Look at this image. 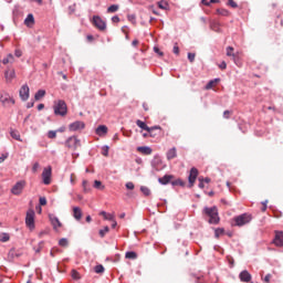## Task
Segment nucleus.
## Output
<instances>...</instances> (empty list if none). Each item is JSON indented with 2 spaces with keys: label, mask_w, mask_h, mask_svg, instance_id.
Listing matches in <instances>:
<instances>
[{
  "label": "nucleus",
  "mask_w": 283,
  "mask_h": 283,
  "mask_svg": "<svg viewBox=\"0 0 283 283\" xmlns=\"http://www.w3.org/2000/svg\"><path fill=\"white\" fill-rule=\"evenodd\" d=\"M203 213L208 216L209 224H218L220 222V216H218V207H205Z\"/></svg>",
  "instance_id": "obj_1"
},
{
  "label": "nucleus",
  "mask_w": 283,
  "mask_h": 283,
  "mask_svg": "<svg viewBox=\"0 0 283 283\" xmlns=\"http://www.w3.org/2000/svg\"><path fill=\"white\" fill-rule=\"evenodd\" d=\"M55 116H67V104L63 99H57L53 104Z\"/></svg>",
  "instance_id": "obj_2"
},
{
  "label": "nucleus",
  "mask_w": 283,
  "mask_h": 283,
  "mask_svg": "<svg viewBox=\"0 0 283 283\" xmlns=\"http://www.w3.org/2000/svg\"><path fill=\"white\" fill-rule=\"evenodd\" d=\"M253 220V217L249 213H242L240 216L234 217V226L235 227H244V224H249Z\"/></svg>",
  "instance_id": "obj_3"
},
{
  "label": "nucleus",
  "mask_w": 283,
  "mask_h": 283,
  "mask_svg": "<svg viewBox=\"0 0 283 283\" xmlns=\"http://www.w3.org/2000/svg\"><path fill=\"white\" fill-rule=\"evenodd\" d=\"M65 145L69 147V149H78L81 146V139H78L76 136H71L66 139Z\"/></svg>",
  "instance_id": "obj_4"
},
{
  "label": "nucleus",
  "mask_w": 283,
  "mask_h": 283,
  "mask_svg": "<svg viewBox=\"0 0 283 283\" xmlns=\"http://www.w3.org/2000/svg\"><path fill=\"white\" fill-rule=\"evenodd\" d=\"M0 103L3 105V107H12V105H14V98H12L10 94L3 93L0 96Z\"/></svg>",
  "instance_id": "obj_5"
},
{
  "label": "nucleus",
  "mask_w": 283,
  "mask_h": 283,
  "mask_svg": "<svg viewBox=\"0 0 283 283\" xmlns=\"http://www.w3.org/2000/svg\"><path fill=\"white\" fill-rule=\"evenodd\" d=\"M25 188V180H20L18 181L12 188H11V193L13 196H21L23 192V189Z\"/></svg>",
  "instance_id": "obj_6"
},
{
  "label": "nucleus",
  "mask_w": 283,
  "mask_h": 283,
  "mask_svg": "<svg viewBox=\"0 0 283 283\" xmlns=\"http://www.w3.org/2000/svg\"><path fill=\"white\" fill-rule=\"evenodd\" d=\"M34 216H35V212L33 209H30L27 211L25 224L31 230L34 229Z\"/></svg>",
  "instance_id": "obj_7"
},
{
  "label": "nucleus",
  "mask_w": 283,
  "mask_h": 283,
  "mask_svg": "<svg viewBox=\"0 0 283 283\" xmlns=\"http://www.w3.org/2000/svg\"><path fill=\"white\" fill-rule=\"evenodd\" d=\"M42 180L44 185H50L52 182V167H46L42 171Z\"/></svg>",
  "instance_id": "obj_8"
},
{
  "label": "nucleus",
  "mask_w": 283,
  "mask_h": 283,
  "mask_svg": "<svg viewBox=\"0 0 283 283\" xmlns=\"http://www.w3.org/2000/svg\"><path fill=\"white\" fill-rule=\"evenodd\" d=\"M19 96H20L21 101H23V102H25V101H28V98H30V86H28V84H23L20 87Z\"/></svg>",
  "instance_id": "obj_9"
},
{
  "label": "nucleus",
  "mask_w": 283,
  "mask_h": 283,
  "mask_svg": "<svg viewBox=\"0 0 283 283\" xmlns=\"http://www.w3.org/2000/svg\"><path fill=\"white\" fill-rule=\"evenodd\" d=\"M93 23H94L95 28H97L101 31L106 30V28H107V23L105 21H103V19H101V17H98V15L93 17Z\"/></svg>",
  "instance_id": "obj_10"
},
{
  "label": "nucleus",
  "mask_w": 283,
  "mask_h": 283,
  "mask_svg": "<svg viewBox=\"0 0 283 283\" xmlns=\"http://www.w3.org/2000/svg\"><path fill=\"white\" fill-rule=\"evenodd\" d=\"M70 132H81V129H85V123L81 120H76L69 125Z\"/></svg>",
  "instance_id": "obj_11"
},
{
  "label": "nucleus",
  "mask_w": 283,
  "mask_h": 283,
  "mask_svg": "<svg viewBox=\"0 0 283 283\" xmlns=\"http://www.w3.org/2000/svg\"><path fill=\"white\" fill-rule=\"evenodd\" d=\"M151 167L155 169V171H161V169H165V166L163 165V159L159 157H155L151 160Z\"/></svg>",
  "instance_id": "obj_12"
},
{
  "label": "nucleus",
  "mask_w": 283,
  "mask_h": 283,
  "mask_svg": "<svg viewBox=\"0 0 283 283\" xmlns=\"http://www.w3.org/2000/svg\"><path fill=\"white\" fill-rule=\"evenodd\" d=\"M197 178H198V169L196 167H192L190 169V174H189V177H188L190 188L193 187V184L196 182Z\"/></svg>",
  "instance_id": "obj_13"
},
{
  "label": "nucleus",
  "mask_w": 283,
  "mask_h": 283,
  "mask_svg": "<svg viewBox=\"0 0 283 283\" xmlns=\"http://www.w3.org/2000/svg\"><path fill=\"white\" fill-rule=\"evenodd\" d=\"M4 77L7 83H12V80L17 77V73L14 72V69H8L4 72Z\"/></svg>",
  "instance_id": "obj_14"
},
{
  "label": "nucleus",
  "mask_w": 283,
  "mask_h": 283,
  "mask_svg": "<svg viewBox=\"0 0 283 283\" xmlns=\"http://www.w3.org/2000/svg\"><path fill=\"white\" fill-rule=\"evenodd\" d=\"M251 279H252L251 273H249V271H247V270H243V271L240 272V274H239V280H240L241 282L249 283V282H251Z\"/></svg>",
  "instance_id": "obj_15"
},
{
  "label": "nucleus",
  "mask_w": 283,
  "mask_h": 283,
  "mask_svg": "<svg viewBox=\"0 0 283 283\" xmlns=\"http://www.w3.org/2000/svg\"><path fill=\"white\" fill-rule=\"evenodd\" d=\"M273 244H275L276 247H283V232L282 231L275 232V238L273 240Z\"/></svg>",
  "instance_id": "obj_16"
},
{
  "label": "nucleus",
  "mask_w": 283,
  "mask_h": 283,
  "mask_svg": "<svg viewBox=\"0 0 283 283\" xmlns=\"http://www.w3.org/2000/svg\"><path fill=\"white\" fill-rule=\"evenodd\" d=\"M49 218H50L53 229H59L62 227L61 221L59 220V217H56L54 214H50Z\"/></svg>",
  "instance_id": "obj_17"
},
{
  "label": "nucleus",
  "mask_w": 283,
  "mask_h": 283,
  "mask_svg": "<svg viewBox=\"0 0 283 283\" xmlns=\"http://www.w3.org/2000/svg\"><path fill=\"white\" fill-rule=\"evenodd\" d=\"M174 180L172 175H165L164 177L158 178V184L159 185H169Z\"/></svg>",
  "instance_id": "obj_18"
},
{
  "label": "nucleus",
  "mask_w": 283,
  "mask_h": 283,
  "mask_svg": "<svg viewBox=\"0 0 283 283\" xmlns=\"http://www.w3.org/2000/svg\"><path fill=\"white\" fill-rule=\"evenodd\" d=\"M137 151H139L140 154H144V156H150L151 154V147L149 146H139L137 147Z\"/></svg>",
  "instance_id": "obj_19"
},
{
  "label": "nucleus",
  "mask_w": 283,
  "mask_h": 283,
  "mask_svg": "<svg viewBox=\"0 0 283 283\" xmlns=\"http://www.w3.org/2000/svg\"><path fill=\"white\" fill-rule=\"evenodd\" d=\"M95 134L97 136H105L107 134V126L105 125H99L96 130H95Z\"/></svg>",
  "instance_id": "obj_20"
},
{
  "label": "nucleus",
  "mask_w": 283,
  "mask_h": 283,
  "mask_svg": "<svg viewBox=\"0 0 283 283\" xmlns=\"http://www.w3.org/2000/svg\"><path fill=\"white\" fill-rule=\"evenodd\" d=\"M166 156H167V160H174V158H176V157L178 156V153H177V150H176V147L170 148V149L167 151Z\"/></svg>",
  "instance_id": "obj_21"
},
{
  "label": "nucleus",
  "mask_w": 283,
  "mask_h": 283,
  "mask_svg": "<svg viewBox=\"0 0 283 283\" xmlns=\"http://www.w3.org/2000/svg\"><path fill=\"white\" fill-rule=\"evenodd\" d=\"M136 125L137 127H139L140 129H144V132H151V128H149V126H147V124L140 119L136 120Z\"/></svg>",
  "instance_id": "obj_22"
},
{
  "label": "nucleus",
  "mask_w": 283,
  "mask_h": 283,
  "mask_svg": "<svg viewBox=\"0 0 283 283\" xmlns=\"http://www.w3.org/2000/svg\"><path fill=\"white\" fill-rule=\"evenodd\" d=\"M73 217L75 218V220H81V218H83V211H81V208H73Z\"/></svg>",
  "instance_id": "obj_23"
},
{
  "label": "nucleus",
  "mask_w": 283,
  "mask_h": 283,
  "mask_svg": "<svg viewBox=\"0 0 283 283\" xmlns=\"http://www.w3.org/2000/svg\"><path fill=\"white\" fill-rule=\"evenodd\" d=\"M24 24H27L28 28H30V25L34 24V14L29 13L27 15V18L24 19Z\"/></svg>",
  "instance_id": "obj_24"
},
{
  "label": "nucleus",
  "mask_w": 283,
  "mask_h": 283,
  "mask_svg": "<svg viewBox=\"0 0 283 283\" xmlns=\"http://www.w3.org/2000/svg\"><path fill=\"white\" fill-rule=\"evenodd\" d=\"M120 6L118 4H112L107 8V13L108 14H114V12H118Z\"/></svg>",
  "instance_id": "obj_25"
},
{
  "label": "nucleus",
  "mask_w": 283,
  "mask_h": 283,
  "mask_svg": "<svg viewBox=\"0 0 283 283\" xmlns=\"http://www.w3.org/2000/svg\"><path fill=\"white\" fill-rule=\"evenodd\" d=\"M43 96H45V90H39L34 95V99L41 101V98H43Z\"/></svg>",
  "instance_id": "obj_26"
},
{
  "label": "nucleus",
  "mask_w": 283,
  "mask_h": 283,
  "mask_svg": "<svg viewBox=\"0 0 283 283\" xmlns=\"http://www.w3.org/2000/svg\"><path fill=\"white\" fill-rule=\"evenodd\" d=\"M125 258L127 260H136V258H138V254H136V252L134 251H128L126 252Z\"/></svg>",
  "instance_id": "obj_27"
},
{
  "label": "nucleus",
  "mask_w": 283,
  "mask_h": 283,
  "mask_svg": "<svg viewBox=\"0 0 283 283\" xmlns=\"http://www.w3.org/2000/svg\"><path fill=\"white\" fill-rule=\"evenodd\" d=\"M216 83H220V78H214L208 82V84L206 85V90H212L213 85H216Z\"/></svg>",
  "instance_id": "obj_28"
},
{
  "label": "nucleus",
  "mask_w": 283,
  "mask_h": 283,
  "mask_svg": "<svg viewBox=\"0 0 283 283\" xmlns=\"http://www.w3.org/2000/svg\"><path fill=\"white\" fill-rule=\"evenodd\" d=\"M170 185H172V187H185V181H182L181 179H176L174 181H170Z\"/></svg>",
  "instance_id": "obj_29"
},
{
  "label": "nucleus",
  "mask_w": 283,
  "mask_h": 283,
  "mask_svg": "<svg viewBox=\"0 0 283 283\" xmlns=\"http://www.w3.org/2000/svg\"><path fill=\"white\" fill-rule=\"evenodd\" d=\"M217 14L220 17H229L230 12L227 9H217Z\"/></svg>",
  "instance_id": "obj_30"
},
{
  "label": "nucleus",
  "mask_w": 283,
  "mask_h": 283,
  "mask_svg": "<svg viewBox=\"0 0 283 283\" xmlns=\"http://www.w3.org/2000/svg\"><path fill=\"white\" fill-rule=\"evenodd\" d=\"M14 61V55L9 54L7 57L2 60L3 65H8V63H12Z\"/></svg>",
  "instance_id": "obj_31"
},
{
  "label": "nucleus",
  "mask_w": 283,
  "mask_h": 283,
  "mask_svg": "<svg viewBox=\"0 0 283 283\" xmlns=\"http://www.w3.org/2000/svg\"><path fill=\"white\" fill-rule=\"evenodd\" d=\"M210 28L213 30V32H222V29H220V24L218 22L211 23Z\"/></svg>",
  "instance_id": "obj_32"
},
{
  "label": "nucleus",
  "mask_w": 283,
  "mask_h": 283,
  "mask_svg": "<svg viewBox=\"0 0 283 283\" xmlns=\"http://www.w3.org/2000/svg\"><path fill=\"white\" fill-rule=\"evenodd\" d=\"M158 8H160V10H167V8H169V3H167L165 0H160L158 2Z\"/></svg>",
  "instance_id": "obj_33"
},
{
  "label": "nucleus",
  "mask_w": 283,
  "mask_h": 283,
  "mask_svg": "<svg viewBox=\"0 0 283 283\" xmlns=\"http://www.w3.org/2000/svg\"><path fill=\"white\" fill-rule=\"evenodd\" d=\"M140 191L144 193V196H151V190L147 188V186H142Z\"/></svg>",
  "instance_id": "obj_34"
},
{
  "label": "nucleus",
  "mask_w": 283,
  "mask_h": 283,
  "mask_svg": "<svg viewBox=\"0 0 283 283\" xmlns=\"http://www.w3.org/2000/svg\"><path fill=\"white\" fill-rule=\"evenodd\" d=\"M98 233L101 238H104L105 235H107V233H109V227H104V229L99 230Z\"/></svg>",
  "instance_id": "obj_35"
},
{
  "label": "nucleus",
  "mask_w": 283,
  "mask_h": 283,
  "mask_svg": "<svg viewBox=\"0 0 283 283\" xmlns=\"http://www.w3.org/2000/svg\"><path fill=\"white\" fill-rule=\"evenodd\" d=\"M10 240V234L2 232L0 234V242H8Z\"/></svg>",
  "instance_id": "obj_36"
},
{
  "label": "nucleus",
  "mask_w": 283,
  "mask_h": 283,
  "mask_svg": "<svg viewBox=\"0 0 283 283\" xmlns=\"http://www.w3.org/2000/svg\"><path fill=\"white\" fill-rule=\"evenodd\" d=\"M10 136L14 138V140H21V135L17 130H11Z\"/></svg>",
  "instance_id": "obj_37"
},
{
  "label": "nucleus",
  "mask_w": 283,
  "mask_h": 283,
  "mask_svg": "<svg viewBox=\"0 0 283 283\" xmlns=\"http://www.w3.org/2000/svg\"><path fill=\"white\" fill-rule=\"evenodd\" d=\"M95 273H105V266L103 264H98L94 268Z\"/></svg>",
  "instance_id": "obj_38"
},
{
  "label": "nucleus",
  "mask_w": 283,
  "mask_h": 283,
  "mask_svg": "<svg viewBox=\"0 0 283 283\" xmlns=\"http://www.w3.org/2000/svg\"><path fill=\"white\" fill-rule=\"evenodd\" d=\"M224 234L223 228H218L214 230V238H220V235Z\"/></svg>",
  "instance_id": "obj_39"
},
{
  "label": "nucleus",
  "mask_w": 283,
  "mask_h": 283,
  "mask_svg": "<svg viewBox=\"0 0 283 283\" xmlns=\"http://www.w3.org/2000/svg\"><path fill=\"white\" fill-rule=\"evenodd\" d=\"M94 188L103 190V189H105V186H103V182H101V180H95Z\"/></svg>",
  "instance_id": "obj_40"
},
{
  "label": "nucleus",
  "mask_w": 283,
  "mask_h": 283,
  "mask_svg": "<svg viewBox=\"0 0 283 283\" xmlns=\"http://www.w3.org/2000/svg\"><path fill=\"white\" fill-rule=\"evenodd\" d=\"M227 56H232L233 59H235V53H233V46L227 48Z\"/></svg>",
  "instance_id": "obj_41"
},
{
  "label": "nucleus",
  "mask_w": 283,
  "mask_h": 283,
  "mask_svg": "<svg viewBox=\"0 0 283 283\" xmlns=\"http://www.w3.org/2000/svg\"><path fill=\"white\" fill-rule=\"evenodd\" d=\"M82 186H83L84 193H90L91 188L87 187V180H83Z\"/></svg>",
  "instance_id": "obj_42"
},
{
  "label": "nucleus",
  "mask_w": 283,
  "mask_h": 283,
  "mask_svg": "<svg viewBox=\"0 0 283 283\" xmlns=\"http://www.w3.org/2000/svg\"><path fill=\"white\" fill-rule=\"evenodd\" d=\"M127 20L133 23V25H136V14H128Z\"/></svg>",
  "instance_id": "obj_43"
},
{
  "label": "nucleus",
  "mask_w": 283,
  "mask_h": 283,
  "mask_svg": "<svg viewBox=\"0 0 283 283\" xmlns=\"http://www.w3.org/2000/svg\"><path fill=\"white\" fill-rule=\"evenodd\" d=\"M9 255H11L12 258H20L21 253L17 252V250H14V249H11L9 251Z\"/></svg>",
  "instance_id": "obj_44"
},
{
  "label": "nucleus",
  "mask_w": 283,
  "mask_h": 283,
  "mask_svg": "<svg viewBox=\"0 0 283 283\" xmlns=\"http://www.w3.org/2000/svg\"><path fill=\"white\" fill-rule=\"evenodd\" d=\"M72 277L73 280H81V274L76 270L72 271Z\"/></svg>",
  "instance_id": "obj_45"
},
{
  "label": "nucleus",
  "mask_w": 283,
  "mask_h": 283,
  "mask_svg": "<svg viewBox=\"0 0 283 283\" xmlns=\"http://www.w3.org/2000/svg\"><path fill=\"white\" fill-rule=\"evenodd\" d=\"M39 202L41 207H45V205H48V199L45 197H40Z\"/></svg>",
  "instance_id": "obj_46"
},
{
  "label": "nucleus",
  "mask_w": 283,
  "mask_h": 283,
  "mask_svg": "<svg viewBox=\"0 0 283 283\" xmlns=\"http://www.w3.org/2000/svg\"><path fill=\"white\" fill-rule=\"evenodd\" d=\"M174 54L178 56L180 54V48L178 46V43H175L174 49H172Z\"/></svg>",
  "instance_id": "obj_47"
},
{
  "label": "nucleus",
  "mask_w": 283,
  "mask_h": 283,
  "mask_svg": "<svg viewBox=\"0 0 283 283\" xmlns=\"http://www.w3.org/2000/svg\"><path fill=\"white\" fill-rule=\"evenodd\" d=\"M188 61L193 63V61H196V53H188Z\"/></svg>",
  "instance_id": "obj_48"
},
{
  "label": "nucleus",
  "mask_w": 283,
  "mask_h": 283,
  "mask_svg": "<svg viewBox=\"0 0 283 283\" xmlns=\"http://www.w3.org/2000/svg\"><path fill=\"white\" fill-rule=\"evenodd\" d=\"M103 151H102V154L104 155V156H109V146H103Z\"/></svg>",
  "instance_id": "obj_49"
},
{
  "label": "nucleus",
  "mask_w": 283,
  "mask_h": 283,
  "mask_svg": "<svg viewBox=\"0 0 283 283\" xmlns=\"http://www.w3.org/2000/svg\"><path fill=\"white\" fill-rule=\"evenodd\" d=\"M150 132H148L149 136H154V132H156V129H160V126H151L149 127Z\"/></svg>",
  "instance_id": "obj_50"
},
{
  "label": "nucleus",
  "mask_w": 283,
  "mask_h": 283,
  "mask_svg": "<svg viewBox=\"0 0 283 283\" xmlns=\"http://www.w3.org/2000/svg\"><path fill=\"white\" fill-rule=\"evenodd\" d=\"M227 6H230V8H238V3L233 0H228Z\"/></svg>",
  "instance_id": "obj_51"
},
{
  "label": "nucleus",
  "mask_w": 283,
  "mask_h": 283,
  "mask_svg": "<svg viewBox=\"0 0 283 283\" xmlns=\"http://www.w3.org/2000/svg\"><path fill=\"white\" fill-rule=\"evenodd\" d=\"M59 244H60V247H67V239L62 238V239L59 241Z\"/></svg>",
  "instance_id": "obj_52"
},
{
  "label": "nucleus",
  "mask_w": 283,
  "mask_h": 283,
  "mask_svg": "<svg viewBox=\"0 0 283 283\" xmlns=\"http://www.w3.org/2000/svg\"><path fill=\"white\" fill-rule=\"evenodd\" d=\"M14 56H17V59H21V56H23V52L21 50L17 49L14 52Z\"/></svg>",
  "instance_id": "obj_53"
},
{
  "label": "nucleus",
  "mask_w": 283,
  "mask_h": 283,
  "mask_svg": "<svg viewBox=\"0 0 283 283\" xmlns=\"http://www.w3.org/2000/svg\"><path fill=\"white\" fill-rule=\"evenodd\" d=\"M48 138H56V132L55 130H50L48 133Z\"/></svg>",
  "instance_id": "obj_54"
},
{
  "label": "nucleus",
  "mask_w": 283,
  "mask_h": 283,
  "mask_svg": "<svg viewBox=\"0 0 283 283\" xmlns=\"http://www.w3.org/2000/svg\"><path fill=\"white\" fill-rule=\"evenodd\" d=\"M75 11H76V4H73V6L69 7V13L70 14H74Z\"/></svg>",
  "instance_id": "obj_55"
},
{
  "label": "nucleus",
  "mask_w": 283,
  "mask_h": 283,
  "mask_svg": "<svg viewBox=\"0 0 283 283\" xmlns=\"http://www.w3.org/2000/svg\"><path fill=\"white\" fill-rule=\"evenodd\" d=\"M154 52H155V54H158L159 56L164 55V53L160 51V49L158 46H154Z\"/></svg>",
  "instance_id": "obj_56"
},
{
  "label": "nucleus",
  "mask_w": 283,
  "mask_h": 283,
  "mask_svg": "<svg viewBox=\"0 0 283 283\" xmlns=\"http://www.w3.org/2000/svg\"><path fill=\"white\" fill-rule=\"evenodd\" d=\"M134 182H132V181H128V182H126V189H129V190H134Z\"/></svg>",
  "instance_id": "obj_57"
},
{
  "label": "nucleus",
  "mask_w": 283,
  "mask_h": 283,
  "mask_svg": "<svg viewBox=\"0 0 283 283\" xmlns=\"http://www.w3.org/2000/svg\"><path fill=\"white\" fill-rule=\"evenodd\" d=\"M261 205H263V207L261 208V211H266V205H269V200H265L263 202H261Z\"/></svg>",
  "instance_id": "obj_58"
},
{
  "label": "nucleus",
  "mask_w": 283,
  "mask_h": 283,
  "mask_svg": "<svg viewBox=\"0 0 283 283\" xmlns=\"http://www.w3.org/2000/svg\"><path fill=\"white\" fill-rule=\"evenodd\" d=\"M112 22H113V23H119V22H120V18H118V15H114V17L112 18Z\"/></svg>",
  "instance_id": "obj_59"
},
{
  "label": "nucleus",
  "mask_w": 283,
  "mask_h": 283,
  "mask_svg": "<svg viewBox=\"0 0 283 283\" xmlns=\"http://www.w3.org/2000/svg\"><path fill=\"white\" fill-rule=\"evenodd\" d=\"M199 189H205V181H202L201 177H199Z\"/></svg>",
  "instance_id": "obj_60"
},
{
  "label": "nucleus",
  "mask_w": 283,
  "mask_h": 283,
  "mask_svg": "<svg viewBox=\"0 0 283 283\" xmlns=\"http://www.w3.org/2000/svg\"><path fill=\"white\" fill-rule=\"evenodd\" d=\"M219 67H220V70H227V62H221L220 64H219Z\"/></svg>",
  "instance_id": "obj_61"
},
{
  "label": "nucleus",
  "mask_w": 283,
  "mask_h": 283,
  "mask_svg": "<svg viewBox=\"0 0 283 283\" xmlns=\"http://www.w3.org/2000/svg\"><path fill=\"white\" fill-rule=\"evenodd\" d=\"M229 116H231V111H224L223 118H229Z\"/></svg>",
  "instance_id": "obj_62"
},
{
  "label": "nucleus",
  "mask_w": 283,
  "mask_h": 283,
  "mask_svg": "<svg viewBox=\"0 0 283 283\" xmlns=\"http://www.w3.org/2000/svg\"><path fill=\"white\" fill-rule=\"evenodd\" d=\"M32 171L36 172L39 171V163H35L32 167Z\"/></svg>",
  "instance_id": "obj_63"
},
{
  "label": "nucleus",
  "mask_w": 283,
  "mask_h": 283,
  "mask_svg": "<svg viewBox=\"0 0 283 283\" xmlns=\"http://www.w3.org/2000/svg\"><path fill=\"white\" fill-rule=\"evenodd\" d=\"M105 220H114V214L107 213V216L105 217Z\"/></svg>",
  "instance_id": "obj_64"
}]
</instances>
